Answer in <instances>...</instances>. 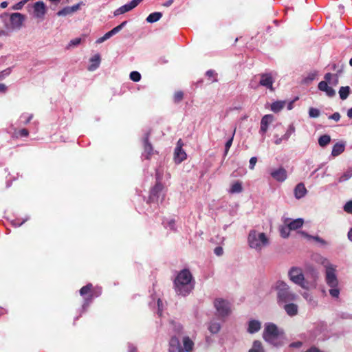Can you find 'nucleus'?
Here are the masks:
<instances>
[{"mask_svg": "<svg viewBox=\"0 0 352 352\" xmlns=\"http://www.w3.org/2000/svg\"><path fill=\"white\" fill-rule=\"evenodd\" d=\"M192 276L189 270L184 269L180 271L174 280V287L178 295L186 296L194 289L192 283Z\"/></svg>", "mask_w": 352, "mask_h": 352, "instance_id": "obj_1", "label": "nucleus"}, {"mask_svg": "<svg viewBox=\"0 0 352 352\" xmlns=\"http://www.w3.org/2000/svg\"><path fill=\"white\" fill-rule=\"evenodd\" d=\"M263 338L267 342L275 346H280L283 344L285 334L283 330H280L274 323L266 324Z\"/></svg>", "mask_w": 352, "mask_h": 352, "instance_id": "obj_2", "label": "nucleus"}, {"mask_svg": "<svg viewBox=\"0 0 352 352\" xmlns=\"http://www.w3.org/2000/svg\"><path fill=\"white\" fill-rule=\"evenodd\" d=\"M275 289L277 291V302L278 305L296 300L297 296L290 291L288 285L283 280H278Z\"/></svg>", "mask_w": 352, "mask_h": 352, "instance_id": "obj_3", "label": "nucleus"}, {"mask_svg": "<svg viewBox=\"0 0 352 352\" xmlns=\"http://www.w3.org/2000/svg\"><path fill=\"white\" fill-rule=\"evenodd\" d=\"M248 241L251 248L259 252L270 243V240L264 232L256 230H251L249 232Z\"/></svg>", "mask_w": 352, "mask_h": 352, "instance_id": "obj_4", "label": "nucleus"}, {"mask_svg": "<svg viewBox=\"0 0 352 352\" xmlns=\"http://www.w3.org/2000/svg\"><path fill=\"white\" fill-rule=\"evenodd\" d=\"M156 184L151 189L150 195L148 197L149 202L157 203L160 199L162 201L164 199V195H162V190L164 189V185L160 182V175L157 173L156 174Z\"/></svg>", "mask_w": 352, "mask_h": 352, "instance_id": "obj_5", "label": "nucleus"}, {"mask_svg": "<svg viewBox=\"0 0 352 352\" xmlns=\"http://www.w3.org/2000/svg\"><path fill=\"white\" fill-rule=\"evenodd\" d=\"M290 280L296 285H300L302 288H305V277L301 269L293 267L288 273Z\"/></svg>", "mask_w": 352, "mask_h": 352, "instance_id": "obj_6", "label": "nucleus"}, {"mask_svg": "<svg viewBox=\"0 0 352 352\" xmlns=\"http://www.w3.org/2000/svg\"><path fill=\"white\" fill-rule=\"evenodd\" d=\"M325 281L330 287L338 286V280L336 274V268L331 265L326 267Z\"/></svg>", "mask_w": 352, "mask_h": 352, "instance_id": "obj_7", "label": "nucleus"}, {"mask_svg": "<svg viewBox=\"0 0 352 352\" xmlns=\"http://www.w3.org/2000/svg\"><path fill=\"white\" fill-rule=\"evenodd\" d=\"M214 304L219 315L221 317L227 316L230 314L231 311L228 301L219 298L215 300Z\"/></svg>", "mask_w": 352, "mask_h": 352, "instance_id": "obj_8", "label": "nucleus"}, {"mask_svg": "<svg viewBox=\"0 0 352 352\" xmlns=\"http://www.w3.org/2000/svg\"><path fill=\"white\" fill-rule=\"evenodd\" d=\"M101 292H96L94 290V286L91 283H88L85 286H83L80 289V294L82 296H87L85 300L86 302H89L94 297H98L100 294Z\"/></svg>", "mask_w": 352, "mask_h": 352, "instance_id": "obj_9", "label": "nucleus"}, {"mask_svg": "<svg viewBox=\"0 0 352 352\" xmlns=\"http://www.w3.org/2000/svg\"><path fill=\"white\" fill-rule=\"evenodd\" d=\"M260 77L259 85L271 91H274L273 83L274 80L271 73H263L258 75Z\"/></svg>", "mask_w": 352, "mask_h": 352, "instance_id": "obj_10", "label": "nucleus"}, {"mask_svg": "<svg viewBox=\"0 0 352 352\" xmlns=\"http://www.w3.org/2000/svg\"><path fill=\"white\" fill-rule=\"evenodd\" d=\"M150 133H146L143 139L144 152L143 155L146 160H149L155 151L151 143L149 142Z\"/></svg>", "mask_w": 352, "mask_h": 352, "instance_id": "obj_11", "label": "nucleus"}, {"mask_svg": "<svg viewBox=\"0 0 352 352\" xmlns=\"http://www.w3.org/2000/svg\"><path fill=\"white\" fill-rule=\"evenodd\" d=\"M143 0H132L130 3L125 4L121 7H120L118 9H117L114 12V15L118 16L120 14H122L125 12H127L133 8H135L139 3H140Z\"/></svg>", "mask_w": 352, "mask_h": 352, "instance_id": "obj_12", "label": "nucleus"}, {"mask_svg": "<svg viewBox=\"0 0 352 352\" xmlns=\"http://www.w3.org/2000/svg\"><path fill=\"white\" fill-rule=\"evenodd\" d=\"M10 19L13 28H19L21 27L25 17L23 14L15 12L10 14Z\"/></svg>", "mask_w": 352, "mask_h": 352, "instance_id": "obj_13", "label": "nucleus"}, {"mask_svg": "<svg viewBox=\"0 0 352 352\" xmlns=\"http://www.w3.org/2000/svg\"><path fill=\"white\" fill-rule=\"evenodd\" d=\"M270 175L275 180L279 182H284L287 177V171L283 167L273 170Z\"/></svg>", "mask_w": 352, "mask_h": 352, "instance_id": "obj_14", "label": "nucleus"}, {"mask_svg": "<svg viewBox=\"0 0 352 352\" xmlns=\"http://www.w3.org/2000/svg\"><path fill=\"white\" fill-rule=\"evenodd\" d=\"M168 352H184L179 340L175 336H172L169 341Z\"/></svg>", "mask_w": 352, "mask_h": 352, "instance_id": "obj_15", "label": "nucleus"}, {"mask_svg": "<svg viewBox=\"0 0 352 352\" xmlns=\"http://www.w3.org/2000/svg\"><path fill=\"white\" fill-rule=\"evenodd\" d=\"M274 121V116L271 114L265 115L261 121L260 133L264 135L268 129V125Z\"/></svg>", "mask_w": 352, "mask_h": 352, "instance_id": "obj_16", "label": "nucleus"}, {"mask_svg": "<svg viewBox=\"0 0 352 352\" xmlns=\"http://www.w3.org/2000/svg\"><path fill=\"white\" fill-rule=\"evenodd\" d=\"M34 12L37 18H43L46 13V7L43 1H37L34 4Z\"/></svg>", "mask_w": 352, "mask_h": 352, "instance_id": "obj_17", "label": "nucleus"}, {"mask_svg": "<svg viewBox=\"0 0 352 352\" xmlns=\"http://www.w3.org/2000/svg\"><path fill=\"white\" fill-rule=\"evenodd\" d=\"M80 3L74 5L72 6H67L59 10L57 12L58 16H67L72 14L80 9Z\"/></svg>", "mask_w": 352, "mask_h": 352, "instance_id": "obj_18", "label": "nucleus"}, {"mask_svg": "<svg viewBox=\"0 0 352 352\" xmlns=\"http://www.w3.org/2000/svg\"><path fill=\"white\" fill-rule=\"evenodd\" d=\"M284 304L283 309L288 316L293 317L298 314V307L296 304L290 302Z\"/></svg>", "mask_w": 352, "mask_h": 352, "instance_id": "obj_19", "label": "nucleus"}, {"mask_svg": "<svg viewBox=\"0 0 352 352\" xmlns=\"http://www.w3.org/2000/svg\"><path fill=\"white\" fill-rule=\"evenodd\" d=\"M186 153L184 149H180L179 147L175 148L174 152V160L175 163L180 164L186 159Z\"/></svg>", "mask_w": 352, "mask_h": 352, "instance_id": "obj_20", "label": "nucleus"}, {"mask_svg": "<svg viewBox=\"0 0 352 352\" xmlns=\"http://www.w3.org/2000/svg\"><path fill=\"white\" fill-rule=\"evenodd\" d=\"M307 193V189L303 183L298 184L294 188V195L298 199L303 197Z\"/></svg>", "mask_w": 352, "mask_h": 352, "instance_id": "obj_21", "label": "nucleus"}, {"mask_svg": "<svg viewBox=\"0 0 352 352\" xmlns=\"http://www.w3.org/2000/svg\"><path fill=\"white\" fill-rule=\"evenodd\" d=\"M261 329V323L258 320H252L249 322L248 331L250 333H254Z\"/></svg>", "mask_w": 352, "mask_h": 352, "instance_id": "obj_22", "label": "nucleus"}, {"mask_svg": "<svg viewBox=\"0 0 352 352\" xmlns=\"http://www.w3.org/2000/svg\"><path fill=\"white\" fill-rule=\"evenodd\" d=\"M303 223V219L301 218H298L290 221L289 223H287V226L291 230H296L301 228Z\"/></svg>", "mask_w": 352, "mask_h": 352, "instance_id": "obj_23", "label": "nucleus"}, {"mask_svg": "<svg viewBox=\"0 0 352 352\" xmlns=\"http://www.w3.org/2000/svg\"><path fill=\"white\" fill-rule=\"evenodd\" d=\"M332 74L331 73H327L324 75V81H321L318 84V89L322 91H324L325 89H327V87H328V82H330V80L332 77Z\"/></svg>", "mask_w": 352, "mask_h": 352, "instance_id": "obj_24", "label": "nucleus"}, {"mask_svg": "<svg viewBox=\"0 0 352 352\" xmlns=\"http://www.w3.org/2000/svg\"><path fill=\"white\" fill-rule=\"evenodd\" d=\"M183 344H184V352L186 351V352H191L192 349H193V346H194V343L190 339L189 337L188 336H186L183 338Z\"/></svg>", "mask_w": 352, "mask_h": 352, "instance_id": "obj_25", "label": "nucleus"}, {"mask_svg": "<svg viewBox=\"0 0 352 352\" xmlns=\"http://www.w3.org/2000/svg\"><path fill=\"white\" fill-rule=\"evenodd\" d=\"M28 135H29V131L26 129H22L20 130L14 129V132L12 133V137L13 138L18 139L19 138L28 137Z\"/></svg>", "mask_w": 352, "mask_h": 352, "instance_id": "obj_26", "label": "nucleus"}, {"mask_svg": "<svg viewBox=\"0 0 352 352\" xmlns=\"http://www.w3.org/2000/svg\"><path fill=\"white\" fill-rule=\"evenodd\" d=\"M90 61L91 64L89 67V71H94L96 69H97L99 66L100 62V56L99 54L94 55L91 59Z\"/></svg>", "mask_w": 352, "mask_h": 352, "instance_id": "obj_27", "label": "nucleus"}, {"mask_svg": "<svg viewBox=\"0 0 352 352\" xmlns=\"http://www.w3.org/2000/svg\"><path fill=\"white\" fill-rule=\"evenodd\" d=\"M344 151V145L341 143H336L332 149L331 155L334 157L338 156Z\"/></svg>", "mask_w": 352, "mask_h": 352, "instance_id": "obj_28", "label": "nucleus"}, {"mask_svg": "<svg viewBox=\"0 0 352 352\" xmlns=\"http://www.w3.org/2000/svg\"><path fill=\"white\" fill-rule=\"evenodd\" d=\"M162 16V12H153V13L150 14L147 16L146 20L148 23H155V22H157V21H159Z\"/></svg>", "mask_w": 352, "mask_h": 352, "instance_id": "obj_29", "label": "nucleus"}, {"mask_svg": "<svg viewBox=\"0 0 352 352\" xmlns=\"http://www.w3.org/2000/svg\"><path fill=\"white\" fill-rule=\"evenodd\" d=\"M248 352H264L262 343L258 340H255Z\"/></svg>", "mask_w": 352, "mask_h": 352, "instance_id": "obj_30", "label": "nucleus"}, {"mask_svg": "<svg viewBox=\"0 0 352 352\" xmlns=\"http://www.w3.org/2000/svg\"><path fill=\"white\" fill-rule=\"evenodd\" d=\"M285 104V102L283 101L274 102L271 105V109L272 111L277 113L284 108Z\"/></svg>", "mask_w": 352, "mask_h": 352, "instance_id": "obj_31", "label": "nucleus"}, {"mask_svg": "<svg viewBox=\"0 0 352 352\" xmlns=\"http://www.w3.org/2000/svg\"><path fill=\"white\" fill-rule=\"evenodd\" d=\"M350 93V87L349 86L341 87L339 90V95L342 100H346Z\"/></svg>", "mask_w": 352, "mask_h": 352, "instance_id": "obj_32", "label": "nucleus"}, {"mask_svg": "<svg viewBox=\"0 0 352 352\" xmlns=\"http://www.w3.org/2000/svg\"><path fill=\"white\" fill-rule=\"evenodd\" d=\"M243 190L242 184L240 182H234L230 188V192L231 193H239Z\"/></svg>", "mask_w": 352, "mask_h": 352, "instance_id": "obj_33", "label": "nucleus"}, {"mask_svg": "<svg viewBox=\"0 0 352 352\" xmlns=\"http://www.w3.org/2000/svg\"><path fill=\"white\" fill-rule=\"evenodd\" d=\"M331 142V137L329 135H321L318 139V144L320 146L324 147Z\"/></svg>", "mask_w": 352, "mask_h": 352, "instance_id": "obj_34", "label": "nucleus"}, {"mask_svg": "<svg viewBox=\"0 0 352 352\" xmlns=\"http://www.w3.org/2000/svg\"><path fill=\"white\" fill-rule=\"evenodd\" d=\"M220 324L216 322H212L208 328L212 333H217L220 331Z\"/></svg>", "mask_w": 352, "mask_h": 352, "instance_id": "obj_35", "label": "nucleus"}, {"mask_svg": "<svg viewBox=\"0 0 352 352\" xmlns=\"http://www.w3.org/2000/svg\"><path fill=\"white\" fill-rule=\"evenodd\" d=\"M184 99V92L182 91H177L175 92L173 100L176 104L179 103Z\"/></svg>", "mask_w": 352, "mask_h": 352, "instance_id": "obj_36", "label": "nucleus"}, {"mask_svg": "<svg viewBox=\"0 0 352 352\" xmlns=\"http://www.w3.org/2000/svg\"><path fill=\"white\" fill-rule=\"evenodd\" d=\"M352 177V170H349L345 172L339 179L340 182L348 180Z\"/></svg>", "mask_w": 352, "mask_h": 352, "instance_id": "obj_37", "label": "nucleus"}, {"mask_svg": "<svg viewBox=\"0 0 352 352\" xmlns=\"http://www.w3.org/2000/svg\"><path fill=\"white\" fill-rule=\"evenodd\" d=\"M130 79L134 82H138L141 79V75L138 72L133 71L130 74Z\"/></svg>", "mask_w": 352, "mask_h": 352, "instance_id": "obj_38", "label": "nucleus"}, {"mask_svg": "<svg viewBox=\"0 0 352 352\" xmlns=\"http://www.w3.org/2000/svg\"><path fill=\"white\" fill-rule=\"evenodd\" d=\"M127 23V21H123L122 23H121L119 25L113 28L111 31V33H113V34H117L118 32H120L125 25Z\"/></svg>", "mask_w": 352, "mask_h": 352, "instance_id": "obj_39", "label": "nucleus"}, {"mask_svg": "<svg viewBox=\"0 0 352 352\" xmlns=\"http://www.w3.org/2000/svg\"><path fill=\"white\" fill-rule=\"evenodd\" d=\"M309 115L311 118H318L320 116V111L318 109L311 107L309 110Z\"/></svg>", "mask_w": 352, "mask_h": 352, "instance_id": "obj_40", "label": "nucleus"}, {"mask_svg": "<svg viewBox=\"0 0 352 352\" xmlns=\"http://www.w3.org/2000/svg\"><path fill=\"white\" fill-rule=\"evenodd\" d=\"M234 133H235V130L234 131L232 136L226 143V145H225V155H226L228 154V151H229L230 146H232Z\"/></svg>", "mask_w": 352, "mask_h": 352, "instance_id": "obj_41", "label": "nucleus"}, {"mask_svg": "<svg viewBox=\"0 0 352 352\" xmlns=\"http://www.w3.org/2000/svg\"><path fill=\"white\" fill-rule=\"evenodd\" d=\"M329 294L333 298H338L340 295V289L338 287H331Z\"/></svg>", "mask_w": 352, "mask_h": 352, "instance_id": "obj_42", "label": "nucleus"}, {"mask_svg": "<svg viewBox=\"0 0 352 352\" xmlns=\"http://www.w3.org/2000/svg\"><path fill=\"white\" fill-rule=\"evenodd\" d=\"M291 230L289 228L288 226L287 225L286 227H283L281 229H280V235L283 238H287L289 236V231Z\"/></svg>", "mask_w": 352, "mask_h": 352, "instance_id": "obj_43", "label": "nucleus"}, {"mask_svg": "<svg viewBox=\"0 0 352 352\" xmlns=\"http://www.w3.org/2000/svg\"><path fill=\"white\" fill-rule=\"evenodd\" d=\"M344 210L347 213H352V201H349L344 206Z\"/></svg>", "mask_w": 352, "mask_h": 352, "instance_id": "obj_44", "label": "nucleus"}, {"mask_svg": "<svg viewBox=\"0 0 352 352\" xmlns=\"http://www.w3.org/2000/svg\"><path fill=\"white\" fill-rule=\"evenodd\" d=\"M27 1L28 0H23L14 5L12 8L15 10H21Z\"/></svg>", "mask_w": 352, "mask_h": 352, "instance_id": "obj_45", "label": "nucleus"}, {"mask_svg": "<svg viewBox=\"0 0 352 352\" xmlns=\"http://www.w3.org/2000/svg\"><path fill=\"white\" fill-rule=\"evenodd\" d=\"M324 92L329 97H333L336 94L335 90L332 87H329V85L327 87V89L324 90Z\"/></svg>", "mask_w": 352, "mask_h": 352, "instance_id": "obj_46", "label": "nucleus"}, {"mask_svg": "<svg viewBox=\"0 0 352 352\" xmlns=\"http://www.w3.org/2000/svg\"><path fill=\"white\" fill-rule=\"evenodd\" d=\"M257 162V158L256 157H252L250 160V166L249 168L251 170H253L254 168V166Z\"/></svg>", "mask_w": 352, "mask_h": 352, "instance_id": "obj_47", "label": "nucleus"}, {"mask_svg": "<svg viewBox=\"0 0 352 352\" xmlns=\"http://www.w3.org/2000/svg\"><path fill=\"white\" fill-rule=\"evenodd\" d=\"M81 42L80 38H76L74 39H72L69 43V46H76L79 45Z\"/></svg>", "mask_w": 352, "mask_h": 352, "instance_id": "obj_48", "label": "nucleus"}, {"mask_svg": "<svg viewBox=\"0 0 352 352\" xmlns=\"http://www.w3.org/2000/svg\"><path fill=\"white\" fill-rule=\"evenodd\" d=\"M329 118L338 122L340 119V114L338 112H336V113H333L332 115H331L329 117Z\"/></svg>", "mask_w": 352, "mask_h": 352, "instance_id": "obj_49", "label": "nucleus"}, {"mask_svg": "<svg viewBox=\"0 0 352 352\" xmlns=\"http://www.w3.org/2000/svg\"><path fill=\"white\" fill-rule=\"evenodd\" d=\"M214 254L217 255V256H221L223 253V250L221 247L220 246H218V247H216L214 250Z\"/></svg>", "mask_w": 352, "mask_h": 352, "instance_id": "obj_50", "label": "nucleus"}, {"mask_svg": "<svg viewBox=\"0 0 352 352\" xmlns=\"http://www.w3.org/2000/svg\"><path fill=\"white\" fill-rule=\"evenodd\" d=\"M302 345V342H300V341H298V342H292L289 344V347L291 348H300L301 347Z\"/></svg>", "mask_w": 352, "mask_h": 352, "instance_id": "obj_51", "label": "nucleus"}, {"mask_svg": "<svg viewBox=\"0 0 352 352\" xmlns=\"http://www.w3.org/2000/svg\"><path fill=\"white\" fill-rule=\"evenodd\" d=\"M314 240L319 242L320 243L322 244V245H326L327 244V242L322 239V238L319 237L318 236H311Z\"/></svg>", "mask_w": 352, "mask_h": 352, "instance_id": "obj_52", "label": "nucleus"}, {"mask_svg": "<svg viewBox=\"0 0 352 352\" xmlns=\"http://www.w3.org/2000/svg\"><path fill=\"white\" fill-rule=\"evenodd\" d=\"M206 75L209 78H212L214 77L217 75V74H215L214 71L210 69L206 72Z\"/></svg>", "mask_w": 352, "mask_h": 352, "instance_id": "obj_53", "label": "nucleus"}, {"mask_svg": "<svg viewBox=\"0 0 352 352\" xmlns=\"http://www.w3.org/2000/svg\"><path fill=\"white\" fill-rule=\"evenodd\" d=\"M168 226L170 228V229L175 230V220L171 219L168 222Z\"/></svg>", "mask_w": 352, "mask_h": 352, "instance_id": "obj_54", "label": "nucleus"}, {"mask_svg": "<svg viewBox=\"0 0 352 352\" xmlns=\"http://www.w3.org/2000/svg\"><path fill=\"white\" fill-rule=\"evenodd\" d=\"M294 131H295V127L294 126V125L291 124V125H289V126L286 132L289 133V135H291L293 133H294Z\"/></svg>", "mask_w": 352, "mask_h": 352, "instance_id": "obj_55", "label": "nucleus"}, {"mask_svg": "<svg viewBox=\"0 0 352 352\" xmlns=\"http://www.w3.org/2000/svg\"><path fill=\"white\" fill-rule=\"evenodd\" d=\"M7 90V87L3 83H0V93H4Z\"/></svg>", "mask_w": 352, "mask_h": 352, "instance_id": "obj_56", "label": "nucleus"}, {"mask_svg": "<svg viewBox=\"0 0 352 352\" xmlns=\"http://www.w3.org/2000/svg\"><path fill=\"white\" fill-rule=\"evenodd\" d=\"M173 2H174V0H168L163 3V6L169 7L173 4Z\"/></svg>", "mask_w": 352, "mask_h": 352, "instance_id": "obj_57", "label": "nucleus"}, {"mask_svg": "<svg viewBox=\"0 0 352 352\" xmlns=\"http://www.w3.org/2000/svg\"><path fill=\"white\" fill-rule=\"evenodd\" d=\"M305 352H322L318 349L316 347H311L309 349L307 350Z\"/></svg>", "mask_w": 352, "mask_h": 352, "instance_id": "obj_58", "label": "nucleus"}, {"mask_svg": "<svg viewBox=\"0 0 352 352\" xmlns=\"http://www.w3.org/2000/svg\"><path fill=\"white\" fill-rule=\"evenodd\" d=\"M107 39L105 38V36L104 35L103 36L99 38L97 41H96V43H103L104 41H105Z\"/></svg>", "mask_w": 352, "mask_h": 352, "instance_id": "obj_59", "label": "nucleus"}, {"mask_svg": "<svg viewBox=\"0 0 352 352\" xmlns=\"http://www.w3.org/2000/svg\"><path fill=\"white\" fill-rule=\"evenodd\" d=\"M290 135L289 133L286 132L283 136V140H287L290 138Z\"/></svg>", "mask_w": 352, "mask_h": 352, "instance_id": "obj_60", "label": "nucleus"}, {"mask_svg": "<svg viewBox=\"0 0 352 352\" xmlns=\"http://www.w3.org/2000/svg\"><path fill=\"white\" fill-rule=\"evenodd\" d=\"M104 36H105V38L106 39H109V38H111L112 36H113V33H111V31H109L108 32H107L106 34H104Z\"/></svg>", "mask_w": 352, "mask_h": 352, "instance_id": "obj_61", "label": "nucleus"}, {"mask_svg": "<svg viewBox=\"0 0 352 352\" xmlns=\"http://www.w3.org/2000/svg\"><path fill=\"white\" fill-rule=\"evenodd\" d=\"M128 352H138V349L136 347L131 346H129Z\"/></svg>", "mask_w": 352, "mask_h": 352, "instance_id": "obj_62", "label": "nucleus"}, {"mask_svg": "<svg viewBox=\"0 0 352 352\" xmlns=\"http://www.w3.org/2000/svg\"><path fill=\"white\" fill-rule=\"evenodd\" d=\"M348 238L350 241H352V228H351L348 232Z\"/></svg>", "mask_w": 352, "mask_h": 352, "instance_id": "obj_63", "label": "nucleus"}, {"mask_svg": "<svg viewBox=\"0 0 352 352\" xmlns=\"http://www.w3.org/2000/svg\"><path fill=\"white\" fill-rule=\"evenodd\" d=\"M347 116L349 118H352V107L348 110V111H347Z\"/></svg>", "mask_w": 352, "mask_h": 352, "instance_id": "obj_64", "label": "nucleus"}]
</instances>
